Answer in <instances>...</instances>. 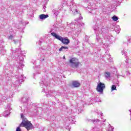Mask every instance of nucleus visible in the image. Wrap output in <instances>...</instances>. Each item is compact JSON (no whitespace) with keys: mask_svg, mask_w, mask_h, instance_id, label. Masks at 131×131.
<instances>
[{"mask_svg":"<svg viewBox=\"0 0 131 131\" xmlns=\"http://www.w3.org/2000/svg\"><path fill=\"white\" fill-rule=\"evenodd\" d=\"M20 127H25L27 129V130H30V129H32V127H33V125L32 123L27 118L24 119L21 123L19 125Z\"/></svg>","mask_w":131,"mask_h":131,"instance_id":"f257e3e1","label":"nucleus"},{"mask_svg":"<svg viewBox=\"0 0 131 131\" xmlns=\"http://www.w3.org/2000/svg\"><path fill=\"white\" fill-rule=\"evenodd\" d=\"M51 35L53 36L54 37H55L57 39H58V40H60L63 43V45H68L69 42H70V41H69V39L63 38L61 37L60 36L57 35L55 32L51 33Z\"/></svg>","mask_w":131,"mask_h":131,"instance_id":"f03ea898","label":"nucleus"},{"mask_svg":"<svg viewBox=\"0 0 131 131\" xmlns=\"http://www.w3.org/2000/svg\"><path fill=\"white\" fill-rule=\"evenodd\" d=\"M69 62L71 64V67L72 68H77L80 63L78 61V59L76 58H72L70 59Z\"/></svg>","mask_w":131,"mask_h":131,"instance_id":"7ed1b4c3","label":"nucleus"},{"mask_svg":"<svg viewBox=\"0 0 131 131\" xmlns=\"http://www.w3.org/2000/svg\"><path fill=\"white\" fill-rule=\"evenodd\" d=\"M105 84L100 82L97 84L96 91L98 92V93H100V94H103Z\"/></svg>","mask_w":131,"mask_h":131,"instance_id":"20e7f679","label":"nucleus"},{"mask_svg":"<svg viewBox=\"0 0 131 131\" xmlns=\"http://www.w3.org/2000/svg\"><path fill=\"white\" fill-rule=\"evenodd\" d=\"M72 85L74 88H79L80 86V83L77 81H73L72 82Z\"/></svg>","mask_w":131,"mask_h":131,"instance_id":"39448f33","label":"nucleus"},{"mask_svg":"<svg viewBox=\"0 0 131 131\" xmlns=\"http://www.w3.org/2000/svg\"><path fill=\"white\" fill-rule=\"evenodd\" d=\"M47 18H49V15L40 14L39 15V19H40L41 20L47 19Z\"/></svg>","mask_w":131,"mask_h":131,"instance_id":"423d86ee","label":"nucleus"},{"mask_svg":"<svg viewBox=\"0 0 131 131\" xmlns=\"http://www.w3.org/2000/svg\"><path fill=\"white\" fill-rule=\"evenodd\" d=\"M63 49H66L67 50H68V47H64V46H62L59 49V51H60V52L63 51Z\"/></svg>","mask_w":131,"mask_h":131,"instance_id":"0eeeda50","label":"nucleus"},{"mask_svg":"<svg viewBox=\"0 0 131 131\" xmlns=\"http://www.w3.org/2000/svg\"><path fill=\"white\" fill-rule=\"evenodd\" d=\"M112 19L114 21H117V20H118V17H117L116 15H114Z\"/></svg>","mask_w":131,"mask_h":131,"instance_id":"6e6552de","label":"nucleus"},{"mask_svg":"<svg viewBox=\"0 0 131 131\" xmlns=\"http://www.w3.org/2000/svg\"><path fill=\"white\" fill-rule=\"evenodd\" d=\"M105 77L107 78H109V77H110V73H109V72H107L105 73Z\"/></svg>","mask_w":131,"mask_h":131,"instance_id":"1a4fd4ad","label":"nucleus"},{"mask_svg":"<svg viewBox=\"0 0 131 131\" xmlns=\"http://www.w3.org/2000/svg\"><path fill=\"white\" fill-rule=\"evenodd\" d=\"M112 91H116V86L115 85H113L112 86Z\"/></svg>","mask_w":131,"mask_h":131,"instance_id":"9d476101","label":"nucleus"},{"mask_svg":"<svg viewBox=\"0 0 131 131\" xmlns=\"http://www.w3.org/2000/svg\"><path fill=\"white\" fill-rule=\"evenodd\" d=\"M16 131H21V129L20 128V126L17 127Z\"/></svg>","mask_w":131,"mask_h":131,"instance_id":"9b49d317","label":"nucleus"},{"mask_svg":"<svg viewBox=\"0 0 131 131\" xmlns=\"http://www.w3.org/2000/svg\"><path fill=\"white\" fill-rule=\"evenodd\" d=\"M13 35H11L9 36V39H13Z\"/></svg>","mask_w":131,"mask_h":131,"instance_id":"f8f14e48","label":"nucleus"},{"mask_svg":"<svg viewBox=\"0 0 131 131\" xmlns=\"http://www.w3.org/2000/svg\"><path fill=\"white\" fill-rule=\"evenodd\" d=\"M63 58L64 59H66V57H65V55H64V56H63Z\"/></svg>","mask_w":131,"mask_h":131,"instance_id":"ddd939ff","label":"nucleus"},{"mask_svg":"<svg viewBox=\"0 0 131 131\" xmlns=\"http://www.w3.org/2000/svg\"><path fill=\"white\" fill-rule=\"evenodd\" d=\"M22 116H22V115H21V117H22Z\"/></svg>","mask_w":131,"mask_h":131,"instance_id":"4468645a","label":"nucleus"},{"mask_svg":"<svg viewBox=\"0 0 131 131\" xmlns=\"http://www.w3.org/2000/svg\"><path fill=\"white\" fill-rule=\"evenodd\" d=\"M22 116H22V115H21V117H22Z\"/></svg>","mask_w":131,"mask_h":131,"instance_id":"2eb2a0df","label":"nucleus"}]
</instances>
